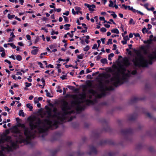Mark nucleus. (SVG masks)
I'll return each instance as SVG.
<instances>
[{"label":"nucleus","instance_id":"f257e3e1","mask_svg":"<svg viewBox=\"0 0 156 156\" xmlns=\"http://www.w3.org/2000/svg\"><path fill=\"white\" fill-rule=\"evenodd\" d=\"M137 56L132 60L134 66L139 67H147L148 64H152L153 60L156 61V49L148 56L149 61L146 59L140 52L137 53Z\"/></svg>","mask_w":156,"mask_h":156},{"label":"nucleus","instance_id":"f03ea898","mask_svg":"<svg viewBox=\"0 0 156 156\" xmlns=\"http://www.w3.org/2000/svg\"><path fill=\"white\" fill-rule=\"evenodd\" d=\"M79 96L80 97H79L77 95H74L72 96V98L75 100L71 101V104L72 105H80L82 102L80 100H84L86 99L87 94L85 92H83L81 94H80Z\"/></svg>","mask_w":156,"mask_h":156},{"label":"nucleus","instance_id":"7ed1b4c3","mask_svg":"<svg viewBox=\"0 0 156 156\" xmlns=\"http://www.w3.org/2000/svg\"><path fill=\"white\" fill-rule=\"evenodd\" d=\"M19 142L18 140H16L15 142L13 140H11L10 146L7 144L6 147H4L3 146H1V149L3 151H12L13 150H16L19 147V145H18V143Z\"/></svg>","mask_w":156,"mask_h":156},{"label":"nucleus","instance_id":"20e7f679","mask_svg":"<svg viewBox=\"0 0 156 156\" xmlns=\"http://www.w3.org/2000/svg\"><path fill=\"white\" fill-rule=\"evenodd\" d=\"M62 102L61 109L64 115H67L70 114L71 112L68 110L71 109V107L69 105L68 102L65 100H62Z\"/></svg>","mask_w":156,"mask_h":156},{"label":"nucleus","instance_id":"39448f33","mask_svg":"<svg viewBox=\"0 0 156 156\" xmlns=\"http://www.w3.org/2000/svg\"><path fill=\"white\" fill-rule=\"evenodd\" d=\"M43 121L48 126V129H53L54 127H55V129L57 128L58 127V124L60 123L59 121L57 120H54L53 121L50 119H44Z\"/></svg>","mask_w":156,"mask_h":156},{"label":"nucleus","instance_id":"423d86ee","mask_svg":"<svg viewBox=\"0 0 156 156\" xmlns=\"http://www.w3.org/2000/svg\"><path fill=\"white\" fill-rule=\"evenodd\" d=\"M117 81L114 82L113 83V85L115 87H117L119 86L120 85L125 82H126L128 80V78L122 75L121 79H120L119 74L117 73Z\"/></svg>","mask_w":156,"mask_h":156},{"label":"nucleus","instance_id":"0eeeda50","mask_svg":"<svg viewBox=\"0 0 156 156\" xmlns=\"http://www.w3.org/2000/svg\"><path fill=\"white\" fill-rule=\"evenodd\" d=\"M133 130L131 128L122 129L121 130V134L125 136V139L126 140H129V138L133 133Z\"/></svg>","mask_w":156,"mask_h":156},{"label":"nucleus","instance_id":"6e6552de","mask_svg":"<svg viewBox=\"0 0 156 156\" xmlns=\"http://www.w3.org/2000/svg\"><path fill=\"white\" fill-rule=\"evenodd\" d=\"M20 126L24 129V134L27 138L28 139H31L34 135L33 134L31 130L29 129V128L26 127L24 124H20Z\"/></svg>","mask_w":156,"mask_h":156},{"label":"nucleus","instance_id":"1a4fd4ad","mask_svg":"<svg viewBox=\"0 0 156 156\" xmlns=\"http://www.w3.org/2000/svg\"><path fill=\"white\" fill-rule=\"evenodd\" d=\"M36 125L34 124L33 121L30 122L29 125L31 130H33L37 128L40 126V125L41 124L44 126L46 124V123L44 122L43 120L42 121L40 118L38 119L37 122H36Z\"/></svg>","mask_w":156,"mask_h":156},{"label":"nucleus","instance_id":"9d476101","mask_svg":"<svg viewBox=\"0 0 156 156\" xmlns=\"http://www.w3.org/2000/svg\"><path fill=\"white\" fill-rule=\"evenodd\" d=\"M99 82V88L101 90H102L106 92L107 91L112 90H114L113 87L112 86H110L108 87L105 85L102 82V80H98Z\"/></svg>","mask_w":156,"mask_h":156},{"label":"nucleus","instance_id":"9b49d317","mask_svg":"<svg viewBox=\"0 0 156 156\" xmlns=\"http://www.w3.org/2000/svg\"><path fill=\"white\" fill-rule=\"evenodd\" d=\"M12 136L16 138L19 140V142L20 144L28 142V140H30V139H27V137L26 138H25L21 134H20L18 135L17 134H13Z\"/></svg>","mask_w":156,"mask_h":156},{"label":"nucleus","instance_id":"f8f14e48","mask_svg":"<svg viewBox=\"0 0 156 156\" xmlns=\"http://www.w3.org/2000/svg\"><path fill=\"white\" fill-rule=\"evenodd\" d=\"M12 140V137L10 136L6 135H2L0 139V144H4L5 142L10 143Z\"/></svg>","mask_w":156,"mask_h":156},{"label":"nucleus","instance_id":"ddd939ff","mask_svg":"<svg viewBox=\"0 0 156 156\" xmlns=\"http://www.w3.org/2000/svg\"><path fill=\"white\" fill-rule=\"evenodd\" d=\"M106 144L111 145H114L115 144V143L112 140L110 139L101 140L98 144V145L100 146H102Z\"/></svg>","mask_w":156,"mask_h":156},{"label":"nucleus","instance_id":"4468645a","mask_svg":"<svg viewBox=\"0 0 156 156\" xmlns=\"http://www.w3.org/2000/svg\"><path fill=\"white\" fill-rule=\"evenodd\" d=\"M89 148L90 149V151L88 153V154L90 155H91L92 154H96L97 152V150L96 148L92 145L89 146Z\"/></svg>","mask_w":156,"mask_h":156},{"label":"nucleus","instance_id":"2eb2a0df","mask_svg":"<svg viewBox=\"0 0 156 156\" xmlns=\"http://www.w3.org/2000/svg\"><path fill=\"white\" fill-rule=\"evenodd\" d=\"M144 99V98H139L136 97H132L130 99L129 103L130 104H133L136 103L139 101Z\"/></svg>","mask_w":156,"mask_h":156},{"label":"nucleus","instance_id":"dca6fc26","mask_svg":"<svg viewBox=\"0 0 156 156\" xmlns=\"http://www.w3.org/2000/svg\"><path fill=\"white\" fill-rule=\"evenodd\" d=\"M45 125L43 126H39L38 127V130L40 133H43L47 132L49 129L48 127L47 128H45Z\"/></svg>","mask_w":156,"mask_h":156},{"label":"nucleus","instance_id":"f3484780","mask_svg":"<svg viewBox=\"0 0 156 156\" xmlns=\"http://www.w3.org/2000/svg\"><path fill=\"white\" fill-rule=\"evenodd\" d=\"M137 116V114L135 113H134L129 115L128 116V119L129 121H134L136 119Z\"/></svg>","mask_w":156,"mask_h":156},{"label":"nucleus","instance_id":"a211bd4d","mask_svg":"<svg viewBox=\"0 0 156 156\" xmlns=\"http://www.w3.org/2000/svg\"><path fill=\"white\" fill-rule=\"evenodd\" d=\"M98 89L101 92V93L100 94H98V98H101L102 97H105V96L106 95V92H105V91H104L103 90H101V89H100L99 88V84L98 85Z\"/></svg>","mask_w":156,"mask_h":156},{"label":"nucleus","instance_id":"6ab92c4d","mask_svg":"<svg viewBox=\"0 0 156 156\" xmlns=\"http://www.w3.org/2000/svg\"><path fill=\"white\" fill-rule=\"evenodd\" d=\"M101 121L102 123L107 126L106 128H105L104 130L106 131H108L110 129V128L108 125V123L106 119H103L101 120Z\"/></svg>","mask_w":156,"mask_h":156},{"label":"nucleus","instance_id":"aec40b11","mask_svg":"<svg viewBox=\"0 0 156 156\" xmlns=\"http://www.w3.org/2000/svg\"><path fill=\"white\" fill-rule=\"evenodd\" d=\"M12 133L16 134H21V131L19 130L16 127L14 126L13 128V130L12 132Z\"/></svg>","mask_w":156,"mask_h":156},{"label":"nucleus","instance_id":"412c9836","mask_svg":"<svg viewBox=\"0 0 156 156\" xmlns=\"http://www.w3.org/2000/svg\"><path fill=\"white\" fill-rule=\"evenodd\" d=\"M78 156H82L84 154L83 152H81L80 151H78L77 152H76ZM76 152H73L72 154L69 155V156H74Z\"/></svg>","mask_w":156,"mask_h":156},{"label":"nucleus","instance_id":"4be33fe9","mask_svg":"<svg viewBox=\"0 0 156 156\" xmlns=\"http://www.w3.org/2000/svg\"><path fill=\"white\" fill-rule=\"evenodd\" d=\"M60 150L59 148H58L51 151V156H55L57 153Z\"/></svg>","mask_w":156,"mask_h":156},{"label":"nucleus","instance_id":"5701e85b","mask_svg":"<svg viewBox=\"0 0 156 156\" xmlns=\"http://www.w3.org/2000/svg\"><path fill=\"white\" fill-rule=\"evenodd\" d=\"M48 108L49 110L47 112L48 114V115L47 116V119H50V118H52V116L51 109L49 108Z\"/></svg>","mask_w":156,"mask_h":156},{"label":"nucleus","instance_id":"b1692460","mask_svg":"<svg viewBox=\"0 0 156 156\" xmlns=\"http://www.w3.org/2000/svg\"><path fill=\"white\" fill-rule=\"evenodd\" d=\"M65 115L63 113V115L61 116H58V119L60 121L61 123H62L65 120V117L64 116Z\"/></svg>","mask_w":156,"mask_h":156},{"label":"nucleus","instance_id":"393cba45","mask_svg":"<svg viewBox=\"0 0 156 156\" xmlns=\"http://www.w3.org/2000/svg\"><path fill=\"white\" fill-rule=\"evenodd\" d=\"M85 102L86 105L88 106H89L90 105H93L94 104L93 101L90 99L86 100Z\"/></svg>","mask_w":156,"mask_h":156},{"label":"nucleus","instance_id":"a878e982","mask_svg":"<svg viewBox=\"0 0 156 156\" xmlns=\"http://www.w3.org/2000/svg\"><path fill=\"white\" fill-rule=\"evenodd\" d=\"M128 73H124L123 74H122L124 76H126V77L129 78L131 76L130 75V70H127Z\"/></svg>","mask_w":156,"mask_h":156},{"label":"nucleus","instance_id":"bb28decb","mask_svg":"<svg viewBox=\"0 0 156 156\" xmlns=\"http://www.w3.org/2000/svg\"><path fill=\"white\" fill-rule=\"evenodd\" d=\"M39 50L38 48H36L34 50H32L31 52V54L33 55H36L37 54Z\"/></svg>","mask_w":156,"mask_h":156},{"label":"nucleus","instance_id":"cd10ccee","mask_svg":"<svg viewBox=\"0 0 156 156\" xmlns=\"http://www.w3.org/2000/svg\"><path fill=\"white\" fill-rule=\"evenodd\" d=\"M111 31L112 33H114L117 34H119V30L117 29L116 28L112 29L111 30Z\"/></svg>","mask_w":156,"mask_h":156},{"label":"nucleus","instance_id":"c85d7f7f","mask_svg":"<svg viewBox=\"0 0 156 156\" xmlns=\"http://www.w3.org/2000/svg\"><path fill=\"white\" fill-rule=\"evenodd\" d=\"M78 106L76 107V110L77 112H80L82 111V108L79 106V105H77Z\"/></svg>","mask_w":156,"mask_h":156},{"label":"nucleus","instance_id":"c756f323","mask_svg":"<svg viewBox=\"0 0 156 156\" xmlns=\"http://www.w3.org/2000/svg\"><path fill=\"white\" fill-rule=\"evenodd\" d=\"M124 64L126 66L128 67L130 65V63L128 60H126L124 62Z\"/></svg>","mask_w":156,"mask_h":156},{"label":"nucleus","instance_id":"7c9ffc66","mask_svg":"<svg viewBox=\"0 0 156 156\" xmlns=\"http://www.w3.org/2000/svg\"><path fill=\"white\" fill-rule=\"evenodd\" d=\"M19 115L20 116H22L23 117L25 116L24 113L23 112V110H20Z\"/></svg>","mask_w":156,"mask_h":156},{"label":"nucleus","instance_id":"2f4dec72","mask_svg":"<svg viewBox=\"0 0 156 156\" xmlns=\"http://www.w3.org/2000/svg\"><path fill=\"white\" fill-rule=\"evenodd\" d=\"M99 20H96V24H97V25L96 28L99 29L100 28V25H101V22L98 21Z\"/></svg>","mask_w":156,"mask_h":156},{"label":"nucleus","instance_id":"473e14b6","mask_svg":"<svg viewBox=\"0 0 156 156\" xmlns=\"http://www.w3.org/2000/svg\"><path fill=\"white\" fill-rule=\"evenodd\" d=\"M95 8V5H92L90 6L89 8V9L90 11H93L94 10V9Z\"/></svg>","mask_w":156,"mask_h":156},{"label":"nucleus","instance_id":"72a5a7b5","mask_svg":"<svg viewBox=\"0 0 156 156\" xmlns=\"http://www.w3.org/2000/svg\"><path fill=\"white\" fill-rule=\"evenodd\" d=\"M101 62L102 63H107V59L106 58H102L101 59Z\"/></svg>","mask_w":156,"mask_h":156},{"label":"nucleus","instance_id":"f704fd0d","mask_svg":"<svg viewBox=\"0 0 156 156\" xmlns=\"http://www.w3.org/2000/svg\"><path fill=\"white\" fill-rule=\"evenodd\" d=\"M27 107L30 109V111H32L33 109V107L29 103L27 104L26 105Z\"/></svg>","mask_w":156,"mask_h":156},{"label":"nucleus","instance_id":"c9c22d12","mask_svg":"<svg viewBox=\"0 0 156 156\" xmlns=\"http://www.w3.org/2000/svg\"><path fill=\"white\" fill-rule=\"evenodd\" d=\"M88 92L90 94H95L97 93V92L93 89H90L88 91Z\"/></svg>","mask_w":156,"mask_h":156},{"label":"nucleus","instance_id":"e433bc0d","mask_svg":"<svg viewBox=\"0 0 156 156\" xmlns=\"http://www.w3.org/2000/svg\"><path fill=\"white\" fill-rule=\"evenodd\" d=\"M93 134L94 136V137H95V138H97L98 137L100 136L99 133L98 132L93 133Z\"/></svg>","mask_w":156,"mask_h":156},{"label":"nucleus","instance_id":"4c0bfd02","mask_svg":"<svg viewBox=\"0 0 156 156\" xmlns=\"http://www.w3.org/2000/svg\"><path fill=\"white\" fill-rule=\"evenodd\" d=\"M16 59L18 61H20L22 60L21 56L20 55H18L16 56Z\"/></svg>","mask_w":156,"mask_h":156},{"label":"nucleus","instance_id":"58836bf2","mask_svg":"<svg viewBox=\"0 0 156 156\" xmlns=\"http://www.w3.org/2000/svg\"><path fill=\"white\" fill-rule=\"evenodd\" d=\"M152 41V39H150L149 40H148L147 41H144V43L145 44H151V43Z\"/></svg>","mask_w":156,"mask_h":156},{"label":"nucleus","instance_id":"ea45409f","mask_svg":"<svg viewBox=\"0 0 156 156\" xmlns=\"http://www.w3.org/2000/svg\"><path fill=\"white\" fill-rule=\"evenodd\" d=\"M117 73H116V76H115L114 77H112L110 79V80L111 81H115V82L116 81H117Z\"/></svg>","mask_w":156,"mask_h":156},{"label":"nucleus","instance_id":"a19ab883","mask_svg":"<svg viewBox=\"0 0 156 156\" xmlns=\"http://www.w3.org/2000/svg\"><path fill=\"white\" fill-rule=\"evenodd\" d=\"M57 47L56 44H51L49 45V47L51 49L55 48Z\"/></svg>","mask_w":156,"mask_h":156},{"label":"nucleus","instance_id":"79ce46f5","mask_svg":"<svg viewBox=\"0 0 156 156\" xmlns=\"http://www.w3.org/2000/svg\"><path fill=\"white\" fill-rule=\"evenodd\" d=\"M120 69L122 71V74H123L124 73H125V72L126 71V69L125 67H123V66H122L120 67Z\"/></svg>","mask_w":156,"mask_h":156},{"label":"nucleus","instance_id":"37998d69","mask_svg":"<svg viewBox=\"0 0 156 156\" xmlns=\"http://www.w3.org/2000/svg\"><path fill=\"white\" fill-rule=\"evenodd\" d=\"M90 47L88 45H87L86 46L83 48V51H87L90 49Z\"/></svg>","mask_w":156,"mask_h":156},{"label":"nucleus","instance_id":"c03bdc74","mask_svg":"<svg viewBox=\"0 0 156 156\" xmlns=\"http://www.w3.org/2000/svg\"><path fill=\"white\" fill-rule=\"evenodd\" d=\"M15 17V15H11L9 14H8V18L9 19H12L14 18Z\"/></svg>","mask_w":156,"mask_h":156},{"label":"nucleus","instance_id":"a18cd8bd","mask_svg":"<svg viewBox=\"0 0 156 156\" xmlns=\"http://www.w3.org/2000/svg\"><path fill=\"white\" fill-rule=\"evenodd\" d=\"M137 73V71L136 70H133L132 72L130 71V74L131 75V74L133 75H135Z\"/></svg>","mask_w":156,"mask_h":156},{"label":"nucleus","instance_id":"49530a36","mask_svg":"<svg viewBox=\"0 0 156 156\" xmlns=\"http://www.w3.org/2000/svg\"><path fill=\"white\" fill-rule=\"evenodd\" d=\"M142 32L143 34H145V32L146 33H148V30H147L146 28L145 27L143 28L142 30Z\"/></svg>","mask_w":156,"mask_h":156},{"label":"nucleus","instance_id":"de8ad7c7","mask_svg":"<svg viewBox=\"0 0 156 156\" xmlns=\"http://www.w3.org/2000/svg\"><path fill=\"white\" fill-rule=\"evenodd\" d=\"M8 44H9L11 47L14 49L16 48V45L13 43H8Z\"/></svg>","mask_w":156,"mask_h":156},{"label":"nucleus","instance_id":"09e8293b","mask_svg":"<svg viewBox=\"0 0 156 156\" xmlns=\"http://www.w3.org/2000/svg\"><path fill=\"white\" fill-rule=\"evenodd\" d=\"M128 9L129 10H131L133 12H135L136 11V10L134 9H133L132 7H131L129 6Z\"/></svg>","mask_w":156,"mask_h":156},{"label":"nucleus","instance_id":"8fccbe9b","mask_svg":"<svg viewBox=\"0 0 156 156\" xmlns=\"http://www.w3.org/2000/svg\"><path fill=\"white\" fill-rule=\"evenodd\" d=\"M83 54H81L77 56V58L80 59H82L83 58Z\"/></svg>","mask_w":156,"mask_h":156},{"label":"nucleus","instance_id":"3c124183","mask_svg":"<svg viewBox=\"0 0 156 156\" xmlns=\"http://www.w3.org/2000/svg\"><path fill=\"white\" fill-rule=\"evenodd\" d=\"M112 39L111 38L109 39L108 41L107 42V44L109 45V44H112Z\"/></svg>","mask_w":156,"mask_h":156},{"label":"nucleus","instance_id":"603ef678","mask_svg":"<svg viewBox=\"0 0 156 156\" xmlns=\"http://www.w3.org/2000/svg\"><path fill=\"white\" fill-rule=\"evenodd\" d=\"M109 156H115L116 154L113 152H110L108 153Z\"/></svg>","mask_w":156,"mask_h":156},{"label":"nucleus","instance_id":"864d4df0","mask_svg":"<svg viewBox=\"0 0 156 156\" xmlns=\"http://www.w3.org/2000/svg\"><path fill=\"white\" fill-rule=\"evenodd\" d=\"M25 84H26V85H25L26 87H28L32 85L31 83H28L27 82H25Z\"/></svg>","mask_w":156,"mask_h":156},{"label":"nucleus","instance_id":"5fc2aeb1","mask_svg":"<svg viewBox=\"0 0 156 156\" xmlns=\"http://www.w3.org/2000/svg\"><path fill=\"white\" fill-rule=\"evenodd\" d=\"M58 34V31H55L54 30H52L51 33V35H53L54 34Z\"/></svg>","mask_w":156,"mask_h":156},{"label":"nucleus","instance_id":"6e6d98bb","mask_svg":"<svg viewBox=\"0 0 156 156\" xmlns=\"http://www.w3.org/2000/svg\"><path fill=\"white\" fill-rule=\"evenodd\" d=\"M10 133V131L9 129H6L5 130V133L3 134V135H7L9 134Z\"/></svg>","mask_w":156,"mask_h":156},{"label":"nucleus","instance_id":"4d7b16f0","mask_svg":"<svg viewBox=\"0 0 156 156\" xmlns=\"http://www.w3.org/2000/svg\"><path fill=\"white\" fill-rule=\"evenodd\" d=\"M123 37V39L125 41H127L128 40H129V38L128 37V35H126V36H124Z\"/></svg>","mask_w":156,"mask_h":156},{"label":"nucleus","instance_id":"13d9d810","mask_svg":"<svg viewBox=\"0 0 156 156\" xmlns=\"http://www.w3.org/2000/svg\"><path fill=\"white\" fill-rule=\"evenodd\" d=\"M100 31L103 32H105L107 31L106 29L104 27H102L101 28L100 30Z\"/></svg>","mask_w":156,"mask_h":156},{"label":"nucleus","instance_id":"bf43d9fd","mask_svg":"<svg viewBox=\"0 0 156 156\" xmlns=\"http://www.w3.org/2000/svg\"><path fill=\"white\" fill-rule=\"evenodd\" d=\"M109 2H110V4L109 5V6L110 7H113L114 2L111 0H110L109 1Z\"/></svg>","mask_w":156,"mask_h":156},{"label":"nucleus","instance_id":"052dcab7","mask_svg":"<svg viewBox=\"0 0 156 156\" xmlns=\"http://www.w3.org/2000/svg\"><path fill=\"white\" fill-rule=\"evenodd\" d=\"M46 68H54V66L51 64H49L48 65H46L45 66Z\"/></svg>","mask_w":156,"mask_h":156},{"label":"nucleus","instance_id":"680f3d73","mask_svg":"<svg viewBox=\"0 0 156 156\" xmlns=\"http://www.w3.org/2000/svg\"><path fill=\"white\" fill-rule=\"evenodd\" d=\"M141 49L144 51L145 53L146 54L147 53V50L144 47H142L141 48Z\"/></svg>","mask_w":156,"mask_h":156},{"label":"nucleus","instance_id":"e2e57ef3","mask_svg":"<svg viewBox=\"0 0 156 156\" xmlns=\"http://www.w3.org/2000/svg\"><path fill=\"white\" fill-rule=\"evenodd\" d=\"M38 64L40 65V67L41 68H44V66H43V64L41 62H38Z\"/></svg>","mask_w":156,"mask_h":156},{"label":"nucleus","instance_id":"0e129e2a","mask_svg":"<svg viewBox=\"0 0 156 156\" xmlns=\"http://www.w3.org/2000/svg\"><path fill=\"white\" fill-rule=\"evenodd\" d=\"M72 13L74 15H75L76 14H78V13H79L78 11L75 12L74 9H72Z\"/></svg>","mask_w":156,"mask_h":156},{"label":"nucleus","instance_id":"69168bd1","mask_svg":"<svg viewBox=\"0 0 156 156\" xmlns=\"http://www.w3.org/2000/svg\"><path fill=\"white\" fill-rule=\"evenodd\" d=\"M92 49H98L97 44H94V45H93V46L92 47Z\"/></svg>","mask_w":156,"mask_h":156},{"label":"nucleus","instance_id":"338daca9","mask_svg":"<svg viewBox=\"0 0 156 156\" xmlns=\"http://www.w3.org/2000/svg\"><path fill=\"white\" fill-rule=\"evenodd\" d=\"M67 87L69 89L71 90H73L74 88V87L73 86H70V85L67 86Z\"/></svg>","mask_w":156,"mask_h":156},{"label":"nucleus","instance_id":"774afa93","mask_svg":"<svg viewBox=\"0 0 156 156\" xmlns=\"http://www.w3.org/2000/svg\"><path fill=\"white\" fill-rule=\"evenodd\" d=\"M135 23V22L134 20H130L129 24H134Z\"/></svg>","mask_w":156,"mask_h":156}]
</instances>
